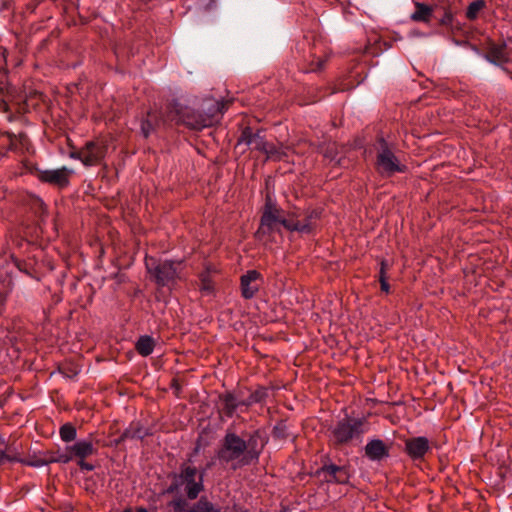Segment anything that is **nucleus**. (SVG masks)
Here are the masks:
<instances>
[{
  "instance_id": "1",
  "label": "nucleus",
  "mask_w": 512,
  "mask_h": 512,
  "mask_svg": "<svg viewBox=\"0 0 512 512\" xmlns=\"http://www.w3.org/2000/svg\"><path fill=\"white\" fill-rule=\"evenodd\" d=\"M264 445L265 441L258 433L251 435L248 441L235 433H227L217 457L236 470L257 463Z\"/></svg>"
},
{
  "instance_id": "2",
  "label": "nucleus",
  "mask_w": 512,
  "mask_h": 512,
  "mask_svg": "<svg viewBox=\"0 0 512 512\" xmlns=\"http://www.w3.org/2000/svg\"><path fill=\"white\" fill-rule=\"evenodd\" d=\"M300 216L301 214L298 210L290 211L287 216H283L281 210L268 198L257 233H270L274 230H278L279 225H282L289 231H297L304 234L310 233L315 226V220L319 218V212L313 210L305 214L302 220L299 219Z\"/></svg>"
},
{
  "instance_id": "3",
  "label": "nucleus",
  "mask_w": 512,
  "mask_h": 512,
  "mask_svg": "<svg viewBox=\"0 0 512 512\" xmlns=\"http://www.w3.org/2000/svg\"><path fill=\"white\" fill-rule=\"evenodd\" d=\"M223 109L224 103L222 101L208 98L204 101L201 112H193L187 115L183 121L190 128L201 130L219 121Z\"/></svg>"
},
{
  "instance_id": "4",
  "label": "nucleus",
  "mask_w": 512,
  "mask_h": 512,
  "mask_svg": "<svg viewBox=\"0 0 512 512\" xmlns=\"http://www.w3.org/2000/svg\"><path fill=\"white\" fill-rule=\"evenodd\" d=\"M203 473L195 467L183 466L179 475L175 476L174 483L170 490L183 491L191 500L196 499L203 490Z\"/></svg>"
},
{
  "instance_id": "5",
  "label": "nucleus",
  "mask_w": 512,
  "mask_h": 512,
  "mask_svg": "<svg viewBox=\"0 0 512 512\" xmlns=\"http://www.w3.org/2000/svg\"><path fill=\"white\" fill-rule=\"evenodd\" d=\"M365 419L345 418L340 420L332 429V439L334 442L342 444L360 436L366 430Z\"/></svg>"
},
{
  "instance_id": "6",
  "label": "nucleus",
  "mask_w": 512,
  "mask_h": 512,
  "mask_svg": "<svg viewBox=\"0 0 512 512\" xmlns=\"http://www.w3.org/2000/svg\"><path fill=\"white\" fill-rule=\"evenodd\" d=\"M146 268L148 272L155 278L157 284L168 286L178 277V268L180 263L172 261L157 262L152 257H146Z\"/></svg>"
},
{
  "instance_id": "7",
  "label": "nucleus",
  "mask_w": 512,
  "mask_h": 512,
  "mask_svg": "<svg viewBox=\"0 0 512 512\" xmlns=\"http://www.w3.org/2000/svg\"><path fill=\"white\" fill-rule=\"evenodd\" d=\"M376 164L379 172L382 174L392 175L405 170V166L400 164L384 139L380 140V149L378 151Z\"/></svg>"
},
{
  "instance_id": "8",
  "label": "nucleus",
  "mask_w": 512,
  "mask_h": 512,
  "mask_svg": "<svg viewBox=\"0 0 512 512\" xmlns=\"http://www.w3.org/2000/svg\"><path fill=\"white\" fill-rule=\"evenodd\" d=\"M319 479L328 483L344 484L349 480V473L343 466L325 465L317 471Z\"/></svg>"
},
{
  "instance_id": "9",
  "label": "nucleus",
  "mask_w": 512,
  "mask_h": 512,
  "mask_svg": "<svg viewBox=\"0 0 512 512\" xmlns=\"http://www.w3.org/2000/svg\"><path fill=\"white\" fill-rule=\"evenodd\" d=\"M260 273L250 270L241 277V293L246 299H251L259 290Z\"/></svg>"
},
{
  "instance_id": "10",
  "label": "nucleus",
  "mask_w": 512,
  "mask_h": 512,
  "mask_svg": "<svg viewBox=\"0 0 512 512\" xmlns=\"http://www.w3.org/2000/svg\"><path fill=\"white\" fill-rule=\"evenodd\" d=\"M429 440L424 436L414 437L406 440L405 449L413 459L422 458L429 450Z\"/></svg>"
},
{
  "instance_id": "11",
  "label": "nucleus",
  "mask_w": 512,
  "mask_h": 512,
  "mask_svg": "<svg viewBox=\"0 0 512 512\" xmlns=\"http://www.w3.org/2000/svg\"><path fill=\"white\" fill-rule=\"evenodd\" d=\"M72 173V170L62 167L54 170H45L40 174V179L44 182H48L51 184L58 185L60 187H64L69 183V174Z\"/></svg>"
},
{
  "instance_id": "12",
  "label": "nucleus",
  "mask_w": 512,
  "mask_h": 512,
  "mask_svg": "<svg viewBox=\"0 0 512 512\" xmlns=\"http://www.w3.org/2000/svg\"><path fill=\"white\" fill-rule=\"evenodd\" d=\"M103 156V148L94 142H88L85 148L80 152V160L86 166L97 164Z\"/></svg>"
},
{
  "instance_id": "13",
  "label": "nucleus",
  "mask_w": 512,
  "mask_h": 512,
  "mask_svg": "<svg viewBox=\"0 0 512 512\" xmlns=\"http://www.w3.org/2000/svg\"><path fill=\"white\" fill-rule=\"evenodd\" d=\"M67 451L73 453L76 458L85 459L93 455L96 449L91 440L81 439L76 441L73 445L67 446Z\"/></svg>"
},
{
  "instance_id": "14",
  "label": "nucleus",
  "mask_w": 512,
  "mask_h": 512,
  "mask_svg": "<svg viewBox=\"0 0 512 512\" xmlns=\"http://www.w3.org/2000/svg\"><path fill=\"white\" fill-rule=\"evenodd\" d=\"M365 453L371 460H381L388 455L386 446L382 440H371L366 444Z\"/></svg>"
},
{
  "instance_id": "15",
  "label": "nucleus",
  "mask_w": 512,
  "mask_h": 512,
  "mask_svg": "<svg viewBox=\"0 0 512 512\" xmlns=\"http://www.w3.org/2000/svg\"><path fill=\"white\" fill-rule=\"evenodd\" d=\"M245 142L247 145L251 146L252 149L264 151L267 149V141L260 135V133H246L244 132L239 143Z\"/></svg>"
},
{
  "instance_id": "16",
  "label": "nucleus",
  "mask_w": 512,
  "mask_h": 512,
  "mask_svg": "<svg viewBox=\"0 0 512 512\" xmlns=\"http://www.w3.org/2000/svg\"><path fill=\"white\" fill-rule=\"evenodd\" d=\"M415 8L416 10L410 16L411 20L428 23L433 13L432 7L424 3L416 2Z\"/></svg>"
},
{
  "instance_id": "17",
  "label": "nucleus",
  "mask_w": 512,
  "mask_h": 512,
  "mask_svg": "<svg viewBox=\"0 0 512 512\" xmlns=\"http://www.w3.org/2000/svg\"><path fill=\"white\" fill-rule=\"evenodd\" d=\"M154 340L150 336H141L136 343V350L142 356L150 355L154 350Z\"/></svg>"
},
{
  "instance_id": "18",
  "label": "nucleus",
  "mask_w": 512,
  "mask_h": 512,
  "mask_svg": "<svg viewBox=\"0 0 512 512\" xmlns=\"http://www.w3.org/2000/svg\"><path fill=\"white\" fill-rule=\"evenodd\" d=\"M287 148L283 146H275L274 144L267 143V149L264 151L267 159L270 160H281L283 157L287 156Z\"/></svg>"
},
{
  "instance_id": "19",
  "label": "nucleus",
  "mask_w": 512,
  "mask_h": 512,
  "mask_svg": "<svg viewBox=\"0 0 512 512\" xmlns=\"http://www.w3.org/2000/svg\"><path fill=\"white\" fill-rule=\"evenodd\" d=\"M189 512H221V510L207 499L201 498L191 508H189Z\"/></svg>"
},
{
  "instance_id": "20",
  "label": "nucleus",
  "mask_w": 512,
  "mask_h": 512,
  "mask_svg": "<svg viewBox=\"0 0 512 512\" xmlns=\"http://www.w3.org/2000/svg\"><path fill=\"white\" fill-rule=\"evenodd\" d=\"M485 6V2L483 0H476L469 4L467 11H466V17L469 20H474L478 17L479 12L483 9Z\"/></svg>"
},
{
  "instance_id": "21",
  "label": "nucleus",
  "mask_w": 512,
  "mask_h": 512,
  "mask_svg": "<svg viewBox=\"0 0 512 512\" xmlns=\"http://www.w3.org/2000/svg\"><path fill=\"white\" fill-rule=\"evenodd\" d=\"M60 437L64 442H70L76 438L77 432L73 425L71 424H64L60 428Z\"/></svg>"
},
{
  "instance_id": "22",
  "label": "nucleus",
  "mask_w": 512,
  "mask_h": 512,
  "mask_svg": "<svg viewBox=\"0 0 512 512\" xmlns=\"http://www.w3.org/2000/svg\"><path fill=\"white\" fill-rule=\"evenodd\" d=\"M223 404H224V409L227 411V413L232 414L237 409L240 402L237 400V398L233 394L228 393V394L224 395V397H223Z\"/></svg>"
},
{
  "instance_id": "23",
  "label": "nucleus",
  "mask_w": 512,
  "mask_h": 512,
  "mask_svg": "<svg viewBox=\"0 0 512 512\" xmlns=\"http://www.w3.org/2000/svg\"><path fill=\"white\" fill-rule=\"evenodd\" d=\"M125 437H131V438H137V439H143L146 435H148V432L146 429H143L139 427V424H132L129 429L125 432Z\"/></svg>"
},
{
  "instance_id": "24",
  "label": "nucleus",
  "mask_w": 512,
  "mask_h": 512,
  "mask_svg": "<svg viewBox=\"0 0 512 512\" xmlns=\"http://www.w3.org/2000/svg\"><path fill=\"white\" fill-rule=\"evenodd\" d=\"M173 512H189L188 503L185 499L177 498L169 503Z\"/></svg>"
},
{
  "instance_id": "25",
  "label": "nucleus",
  "mask_w": 512,
  "mask_h": 512,
  "mask_svg": "<svg viewBox=\"0 0 512 512\" xmlns=\"http://www.w3.org/2000/svg\"><path fill=\"white\" fill-rule=\"evenodd\" d=\"M200 289L202 292L207 293V294H209L213 291V284L210 281V279L208 278V275L206 273L201 275Z\"/></svg>"
},
{
  "instance_id": "26",
  "label": "nucleus",
  "mask_w": 512,
  "mask_h": 512,
  "mask_svg": "<svg viewBox=\"0 0 512 512\" xmlns=\"http://www.w3.org/2000/svg\"><path fill=\"white\" fill-rule=\"evenodd\" d=\"M387 264L385 262L381 263V270H380V282H381V289L385 292L389 291V284L386 281L385 277V269Z\"/></svg>"
},
{
  "instance_id": "27",
  "label": "nucleus",
  "mask_w": 512,
  "mask_h": 512,
  "mask_svg": "<svg viewBox=\"0 0 512 512\" xmlns=\"http://www.w3.org/2000/svg\"><path fill=\"white\" fill-rule=\"evenodd\" d=\"M485 58L492 64L497 65L496 59H502V49H494L491 55H486Z\"/></svg>"
},
{
  "instance_id": "28",
  "label": "nucleus",
  "mask_w": 512,
  "mask_h": 512,
  "mask_svg": "<svg viewBox=\"0 0 512 512\" xmlns=\"http://www.w3.org/2000/svg\"><path fill=\"white\" fill-rule=\"evenodd\" d=\"M141 131L145 137H148L153 131V125L149 120H144L141 123Z\"/></svg>"
},
{
  "instance_id": "29",
  "label": "nucleus",
  "mask_w": 512,
  "mask_h": 512,
  "mask_svg": "<svg viewBox=\"0 0 512 512\" xmlns=\"http://www.w3.org/2000/svg\"><path fill=\"white\" fill-rule=\"evenodd\" d=\"M74 458V455L73 453L67 451V448L65 449L64 452H62L61 454H59L58 458L56 461L58 462H62V463H68L70 462L72 459Z\"/></svg>"
},
{
  "instance_id": "30",
  "label": "nucleus",
  "mask_w": 512,
  "mask_h": 512,
  "mask_svg": "<svg viewBox=\"0 0 512 512\" xmlns=\"http://www.w3.org/2000/svg\"><path fill=\"white\" fill-rule=\"evenodd\" d=\"M78 465L82 470L92 471L94 469V465L85 462L84 459H79Z\"/></svg>"
},
{
  "instance_id": "31",
  "label": "nucleus",
  "mask_w": 512,
  "mask_h": 512,
  "mask_svg": "<svg viewBox=\"0 0 512 512\" xmlns=\"http://www.w3.org/2000/svg\"><path fill=\"white\" fill-rule=\"evenodd\" d=\"M45 464H46V462L42 461V460H38V461H34V462H30L29 463V465L34 466V467H41V466H43Z\"/></svg>"
},
{
  "instance_id": "32",
  "label": "nucleus",
  "mask_w": 512,
  "mask_h": 512,
  "mask_svg": "<svg viewBox=\"0 0 512 512\" xmlns=\"http://www.w3.org/2000/svg\"><path fill=\"white\" fill-rule=\"evenodd\" d=\"M324 66V61L322 60H319L317 62V66L315 68H311V71H317V70H320L322 69V67Z\"/></svg>"
},
{
  "instance_id": "33",
  "label": "nucleus",
  "mask_w": 512,
  "mask_h": 512,
  "mask_svg": "<svg viewBox=\"0 0 512 512\" xmlns=\"http://www.w3.org/2000/svg\"><path fill=\"white\" fill-rule=\"evenodd\" d=\"M3 294H4V284L2 283L0 286V301H2V299H3Z\"/></svg>"
},
{
  "instance_id": "34",
  "label": "nucleus",
  "mask_w": 512,
  "mask_h": 512,
  "mask_svg": "<svg viewBox=\"0 0 512 512\" xmlns=\"http://www.w3.org/2000/svg\"><path fill=\"white\" fill-rule=\"evenodd\" d=\"M71 157H72V158H78V159H80V152H79V153H72V154H71Z\"/></svg>"
},
{
  "instance_id": "35",
  "label": "nucleus",
  "mask_w": 512,
  "mask_h": 512,
  "mask_svg": "<svg viewBox=\"0 0 512 512\" xmlns=\"http://www.w3.org/2000/svg\"><path fill=\"white\" fill-rule=\"evenodd\" d=\"M136 512H147V510L145 508H138Z\"/></svg>"
},
{
  "instance_id": "36",
  "label": "nucleus",
  "mask_w": 512,
  "mask_h": 512,
  "mask_svg": "<svg viewBox=\"0 0 512 512\" xmlns=\"http://www.w3.org/2000/svg\"><path fill=\"white\" fill-rule=\"evenodd\" d=\"M258 399L256 397H253V399L251 400V402H257Z\"/></svg>"
},
{
  "instance_id": "37",
  "label": "nucleus",
  "mask_w": 512,
  "mask_h": 512,
  "mask_svg": "<svg viewBox=\"0 0 512 512\" xmlns=\"http://www.w3.org/2000/svg\"><path fill=\"white\" fill-rule=\"evenodd\" d=\"M123 512H133L131 509H125Z\"/></svg>"
}]
</instances>
